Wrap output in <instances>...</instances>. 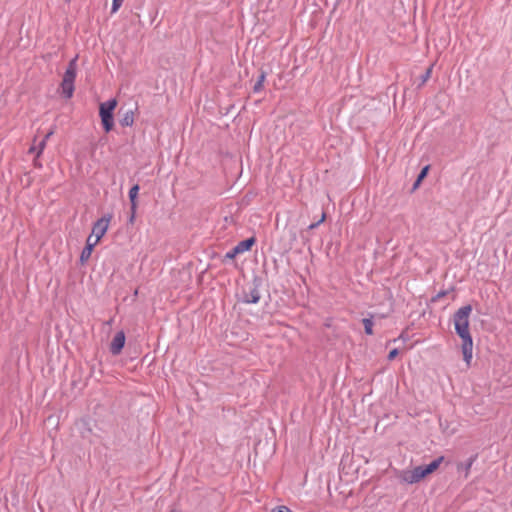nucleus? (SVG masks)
I'll return each instance as SVG.
<instances>
[{"label": "nucleus", "instance_id": "4", "mask_svg": "<svg viewBox=\"0 0 512 512\" xmlns=\"http://www.w3.org/2000/svg\"><path fill=\"white\" fill-rule=\"evenodd\" d=\"M112 218L113 215L109 213L104 215L94 223L92 228V236H95L94 240H96V242H99L100 239L104 236V234L108 230Z\"/></svg>", "mask_w": 512, "mask_h": 512}, {"label": "nucleus", "instance_id": "2", "mask_svg": "<svg viewBox=\"0 0 512 512\" xmlns=\"http://www.w3.org/2000/svg\"><path fill=\"white\" fill-rule=\"evenodd\" d=\"M76 72H77V56L70 60L68 63V66L66 68V71L63 75L62 82H61V88H62V94L65 98L69 99L73 96L74 93V82L76 79Z\"/></svg>", "mask_w": 512, "mask_h": 512}, {"label": "nucleus", "instance_id": "16", "mask_svg": "<svg viewBox=\"0 0 512 512\" xmlns=\"http://www.w3.org/2000/svg\"><path fill=\"white\" fill-rule=\"evenodd\" d=\"M265 78H266V73L261 72L260 75L258 76V80L256 81V83L254 84V87H253V91L255 93L260 92L263 89V84H264Z\"/></svg>", "mask_w": 512, "mask_h": 512}, {"label": "nucleus", "instance_id": "19", "mask_svg": "<svg viewBox=\"0 0 512 512\" xmlns=\"http://www.w3.org/2000/svg\"><path fill=\"white\" fill-rule=\"evenodd\" d=\"M432 69H433V65H431L429 68H427L425 73L421 76V84L426 83L428 81V79L431 77Z\"/></svg>", "mask_w": 512, "mask_h": 512}, {"label": "nucleus", "instance_id": "18", "mask_svg": "<svg viewBox=\"0 0 512 512\" xmlns=\"http://www.w3.org/2000/svg\"><path fill=\"white\" fill-rule=\"evenodd\" d=\"M428 170H429V166H426L421 170V172L419 173V175L414 183V188H416L420 184V182L426 177Z\"/></svg>", "mask_w": 512, "mask_h": 512}, {"label": "nucleus", "instance_id": "21", "mask_svg": "<svg viewBox=\"0 0 512 512\" xmlns=\"http://www.w3.org/2000/svg\"><path fill=\"white\" fill-rule=\"evenodd\" d=\"M272 512H293V511L290 508H288L287 506L281 505V506H277L276 508H274L272 510Z\"/></svg>", "mask_w": 512, "mask_h": 512}, {"label": "nucleus", "instance_id": "9", "mask_svg": "<svg viewBox=\"0 0 512 512\" xmlns=\"http://www.w3.org/2000/svg\"><path fill=\"white\" fill-rule=\"evenodd\" d=\"M444 460V457L443 456H440L436 459H434L430 464L428 465H420L419 468H420V471L423 475V478H425L427 475L433 473L434 471H436L440 464L443 462Z\"/></svg>", "mask_w": 512, "mask_h": 512}, {"label": "nucleus", "instance_id": "17", "mask_svg": "<svg viewBox=\"0 0 512 512\" xmlns=\"http://www.w3.org/2000/svg\"><path fill=\"white\" fill-rule=\"evenodd\" d=\"M362 323L364 325L365 333L367 335H372L373 334V325H374L372 319L371 318H364L362 320Z\"/></svg>", "mask_w": 512, "mask_h": 512}, {"label": "nucleus", "instance_id": "10", "mask_svg": "<svg viewBox=\"0 0 512 512\" xmlns=\"http://www.w3.org/2000/svg\"><path fill=\"white\" fill-rule=\"evenodd\" d=\"M444 460V457L443 456H440L436 459H434L430 464L428 465H420L419 468H420V471L423 475V478H425L427 475L433 473L434 471H436L440 464L443 462Z\"/></svg>", "mask_w": 512, "mask_h": 512}, {"label": "nucleus", "instance_id": "15", "mask_svg": "<svg viewBox=\"0 0 512 512\" xmlns=\"http://www.w3.org/2000/svg\"><path fill=\"white\" fill-rule=\"evenodd\" d=\"M134 123V115L132 111L127 112L124 117L120 120V124L123 127L132 126Z\"/></svg>", "mask_w": 512, "mask_h": 512}, {"label": "nucleus", "instance_id": "23", "mask_svg": "<svg viewBox=\"0 0 512 512\" xmlns=\"http://www.w3.org/2000/svg\"><path fill=\"white\" fill-rule=\"evenodd\" d=\"M239 253H234V248L226 253L225 258L233 259L235 258Z\"/></svg>", "mask_w": 512, "mask_h": 512}, {"label": "nucleus", "instance_id": "7", "mask_svg": "<svg viewBox=\"0 0 512 512\" xmlns=\"http://www.w3.org/2000/svg\"><path fill=\"white\" fill-rule=\"evenodd\" d=\"M125 333L123 331H119L115 334L111 344H110V352L112 355H119L125 345Z\"/></svg>", "mask_w": 512, "mask_h": 512}, {"label": "nucleus", "instance_id": "13", "mask_svg": "<svg viewBox=\"0 0 512 512\" xmlns=\"http://www.w3.org/2000/svg\"><path fill=\"white\" fill-rule=\"evenodd\" d=\"M477 455L471 456L466 462H459L457 464V471L458 472H464V477L468 478L470 474L471 467L473 463L476 461Z\"/></svg>", "mask_w": 512, "mask_h": 512}, {"label": "nucleus", "instance_id": "29", "mask_svg": "<svg viewBox=\"0 0 512 512\" xmlns=\"http://www.w3.org/2000/svg\"><path fill=\"white\" fill-rule=\"evenodd\" d=\"M66 2H70L71 0H65Z\"/></svg>", "mask_w": 512, "mask_h": 512}, {"label": "nucleus", "instance_id": "26", "mask_svg": "<svg viewBox=\"0 0 512 512\" xmlns=\"http://www.w3.org/2000/svg\"><path fill=\"white\" fill-rule=\"evenodd\" d=\"M445 295H446V292H445V291L439 292V293L437 294V298H442V297H444Z\"/></svg>", "mask_w": 512, "mask_h": 512}, {"label": "nucleus", "instance_id": "6", "mask_svg": "<svg viewBox=\"0 0 512 512\" xmlns=\"http://www.w3.org/2000/svg\"><path fill=\"white\" fill-rule=\"evenodd\" d=\"M261 298L260 291L257 285L250 286L247 290H243L242 301L247 304H256Z\"/></svg>", "mask_w": 512, "mask_h": 512}, {"label": "nucleus", "instance_id": "27", "mask_svg": "<svg viewBox=\"0 0 512 512\" xmlns=\"http://www.w3.org/2000/svg\"><path fill=\"white\" fill-rule=\"evenodd\" d=\"M34 165H35V167H41V164L39 162H37L36 159L34 160Z\"/></svg>", "mask_w": 512, "mask_h": 512}, {"label": "nucleus", "instance_id": "3", "mask_svg": "<svg viewBox=\"0 0 512 512\" xmlns=\"http://www.w3.org/2000/svg\"><path fill=\"white\" fill-rule=\"evenodd\" d=\"M117 106L116 99H110L100 104L99 114L105 132H110L114 126L113 112Z\"/></svg>", "mask_w": 512, "mask_h": 512}, {"label": "nucleus", "instance_id": "5", "mask_svg": "<svg viewBox=\"0 0 512 512\" xmlns=\"http://www.w3.org/2000/svg\"><path fill=\"white\" fill-rule=\"evenodd\" d=\"M399 479L408 484H413L421 481L423 479V475L420 471L419 466L415 467L412 470H403L398 475Z\"/></svg>", "mask_w": 512, "mask_h": 512}, {"label": "nucleus", "instance_id": "28", "mask_svg": "<svg viewBox=\"0 0 512 512\" xmlns=\"http://www.w3.org/2000/svg\"><path fill=\"white\" fill-rule=\"evenodd\" d=\"M170 512H176V510H171Z\"/></svg>", "mask_w": 512, "mask_h": 512}, {"label": "nucleus", "instance_id": "25", "mask_svg": "<svg viewBox=\"0 0 512 512\" xmlns=\"http://www.w3.org/2000/svg\"><path fill=\"white\" fill-rule=\"evenodd\" d=\"M324 219H325V214H323V216H322L321 220H320L318 223L311 224V225H310V228H311V229L315 228V227H316L320 222L324 221Z\"/></svg>", "mask_w": 512, "mask_h": 512}, {"label": "nucleus", "instance_id": "14", "mask_svg": "<svg viewBox=\"0 0 512 512\" xmlns=\"http://www.w3.org/2000/svg\"><path fill=\"white\" fill-rule=\"evenodd\" d=\"M46 143L47 142H45V140H41L38 144H36V138H35L33 141V145L29 148L28 152L31 154L35 153L36 157L38 158L44 151V149L46 147Z\"/></svg>", "mask_w": 512, "mask_h": 512}, {"label": "nucleus", "instance_id": "1", "mask_svg": "<svg viewBox=\"0 0 512 512\" xmlns=\"http://www.w3.org/2000/svg\"><path fill=\"white\" fill-rule=\"evenodd\" d=\"M472 312L471 305L459 308L453 317L455 331L462 340V353L464 361L470 365L473 356V340L469 331V317Z\"/></svg>", "mask_w": 512, "mask_h": 512}, {"label": "nucleus", "instance_id": "12", "mask_svg": "<svg viewBox=\"0 0 512 512\" xmlns=\"http://www.w3.org/2000/svg\"><path fill=\"white\" fill-rule=\"evenodd\" d=\"M97 243L98 242H96V240L92 241V235L88 237L86 246L84 247L80 255L81 262H86L90 258L93 248Z\"/></svg>", "mask_w": 512, "mask_h": 512}, {"label": "nucleus", "instance_id": "11", "mask_svg": "<svg viewBox=\"0 0 512 512\" xmlns=\"http://www.w3.org/2000/svg\"><path fill=\"white\" fill-rule=\"evenodd\" d=\"M256 240L254 237H250L248 239H245L243 241H240L235 247H234V253L242 254L246 251H249L252 246L255 244Z\"/></svg>", "mask_w": 512, "mask_h": 512}, {"label": "nucleus", "instance_id": "8", "mask_svg": "<svg viewBox=\"0 0 512 512\" xmlns=\"http://www.w3.org/2000/svg\"><path fill=\"white\" fill-rule=\"evenodd\" d=\"M139 189H140L139 185L135 184L129 190V200L131 203L130 222H133V220L135 218V213H136V209H137V196H138Z\"/></svg>", "mask_w": 512, "mask_h": 512}, {"label": "nucleus", "instance_id": "22", "mask_svg": "<svg viewBox=\"0 0 512 512\" xmlns=\"http://www.w3.org/2000/svg\"><path fill=\"white\" fill-rule=\"evenodd\" d=\"M398 355V349H393L388 354V360H393Z\"/></svg>", "mask_w": 512, "mask_h": 512}, {"label": "nucleus", "instance_id": "24", "mask_svg": "<svg viewBox=\"0 0 512 512\" xmlns=\"http://www.w3.org/2000/svg\"><path fill=\"white\" fill-rule=\"evenodd\" d=\"M54 134V129H51L42 140H45V142L48 141V139Z\"/></svg>", "mask_w": 512, "mask_h": 512}, {"label": "nucleus", "instance_id": "20", "mask_svg": "<svg viewBox=\"0 0 512 512\" xmlns=\"http://www.w3.org/2000/svg\"><path fill=\"white\" fill-rule=\"evenodd\" d=\"M124 0H112L111 13H116L122 6Z\"/></svg>", "mask_w": 512, "mask_h": 512}]
</instances>
